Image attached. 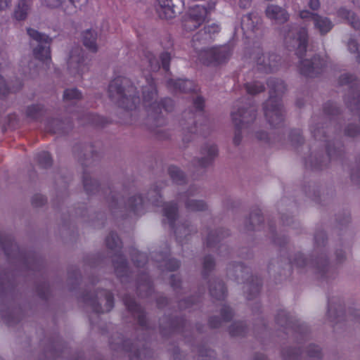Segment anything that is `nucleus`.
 Masks as SVG:
<instances>
[{
    "instance_id": "c9c22d12",
    "label": "nucleus",
    "mask_w": 360,
    "mask_h": 360,
    "mask_svg": "<svg viewBox=\"0 0 360 360\" xmlns=\"http://www.w3.org/2000/svg\"><path fill=\"white\" fill-rule=\"evenodd\" d=\"M149 63L150 64V66H151V68L153 69V70H155L158 68H159V67H160L159 64L157 63V61L155 58L150 59Z\"/></svg>"
},
{
    "instance_id": "ddd939ff",
    "label": "nucleus",
    "mask_w": 360,
    "mask_h": 360,
    "mask_svg": "<svg viewBox=\"0 0 360 360\" xmlns=\"http://www.w3.org/2000/svg\"><path fill=\"white\" fill-rule=\"evenodd\" d=\"M323 63L319 58H314L313 61L304 60L301 62L300 70L302 74L312 77L318 72L319 69L323 67Z\"/></svg>"
},
{
    "instance_id": "2eb2a0df",
    "label": "nucleus",
    "mask_w": 360,
    "mask_h": 360,
    "mask_svg": "<svg viewBox=\"0 0 360 360\" xmlns=\"http://www.w3.org/2000/svg\"><path fill=\"white\" fill-rule=\"evenodd\" d=\"M307 34L305 29H302L297 33V37L292 39V46H297V54L306 51Z\"/></svg>"
},
{
    "instance_id": "aec40b11",
    "label": "nucleus",
    "mask_w": 360,
    "mask_h": 360,
    "mask_svg": "<svg viewBox=\"0 0 360 360\" xmlns=\"http://www.w3.org/2000/svg\"><path fill=\"white\" fill-rule=\"evenodd\" d=\"M163 214L167 217L169 223L174 220L176 216V207L172 204H166L164 205Z\"/></svg>"
},
{
    "instance_id": "393cba45",
    "label": "nucleus",
    "mask_w": 360,
    "mask_h": 360,
    "mask_svg": "<svg viewBox=\"0 0 360 360\" xmlns=\"http://www.w3.org/2000/svg\"><path fill=\"white\" fill-rule=\"evenodd\" d=\"M169 173L174 181L179 182L184 179V174L183 172L176 167H171Z\"/></svg>"
},
{
    "instance_id": "5701e85b",
    "label": "nucleus",
    "mask_w": 360,
    "mask_h": 360,
    "mask_svg": "<svg viewBox=\"0 0 360 360\" xmlns=\"http://www.w3.org/2000/svg\"><path fill=\"white\" fill-rule=\"evenodd\" d=\"M247 91L250 94H256L264 89V86L258 82L249 83L246 85Z\"/></svg>"
},
{
    "instance_id": "4c0bfd02",
    "label": "nucleus",
    "mask_w": 360,
    "mask_h": 360,
    "mask_svg": "<svg viewBox=\"0 0 360 360\" xmlns=\"http://www.w3.org/2000/svg\"><path fill=\"white\" fill-rule=\"evenodd\" d=\"M202 104H203L202 99L201 98H198L195 102V105L196 108L199 110H201L202 108Z\"/></svg>"
},
{
    "instance_id": "58836bf2",
    "label": "nucleus",
    "mask_w": 360,
    "mask_h": 360,
    "mask_svg": "<svg viewBox=\"0 0 360 360\" xmlns=\"http://www.w3.org/2000/svg\"><path fill=\"white\" fill-rule=\"evenodd\" d=\"M250 0H244V2L243 0L240 1V6L245 7L250 4Z\"/></svg>"
},
{
    "instance_id": "7c9ffc66",
    "label": "nucleus",
    "mask_w": 360,
    "mask_h": 360,
    "mask_svg": "<svg viewBox=\"0 0 360 360\" xmlns=\"http://www.w3.org/2000/svg\"><path fill=\"white\" fill-rule=\"evenodd\" d=\"M354 79V77L352 75H343L341 80L342 84H349Z\"/></svg>"
},
{
    "instance_id": "a211bd4d",
    "label": "nucleus",
    "mask_w": 360,
    "mask_h": 360,
    "mask_svg": "<svg viewBox=\"0 0 360 360\" xmlns=\"http://www.w3.org/2000/svg\"><path fill=\"white\" fill-rule=\"evenodd\" d=\"M248 112L243 110H239L238 112H232L231 117L233 122L237 127H240V124L243 122H248L249 120L247 119L246 114Z\"/></svg>"
},
{
    "instance_id": "37998d69",
    "label": "nucleus",
    "mask_w": 360,
    "mask_h": 360,
    "mask_svg": "<svg viewBox=\"0 0 360 360\" xmlns=\"http://www.w3.org/2000/svg\"><path fill=\"white\" fill-rule=\"evenodd\" d=\"M347 133H348V134L349 136H353L356 135V132H352V131H350V129L348 130Z\"/></svg>"
},
{
    "instance_id": "6ab92c4d",
    "label": "nucleus",
    "mask_w": 360,
    "mask_h": 360,
    "mask_svg": "<svg viewBox=\"0 0 360 360\" xmlns=\"http://www.w3.org/2000/svg\"><path fill=\"white\" fill-rule=\"evenodd\" d=\"M255 20L256 16L252 14L247 15L242 18L241 26L244 30H253L255 27Z\"/></svg>"
},
{
    "instance_id": "c85d7f7f",
    "label": "nucleus",
    "mask_w": 360,
    "mask_h": 360,
    "mask_svg": "<svg viewBox=\"0 0 360 360\" xmlns=\"http://www.w3.org/2000/svg\"><path fill=\"white\" fill-rule=\"evenodd\" d=\"M269 88L271 89V91H274L275 93L276 92H281L283 91L284 89V85L282 82H275V81H271L270 82V83L268 84Z\"/></svg>"
},
{
    "instance_id": "0eeeda50",
    "label": "nucleus",
    "mask_w": 360,
    "mask_h": 360,
    "mask_svg": "<svg viewBox=\"0 0 360 360\" xmlns=\"http://www.w3.org/2000/svg\"><path fill=\"white\" fill-rule=\"evenodd\" d=\"M86 2V0H44L43 4L49 8H59L67 13L75 12L78 4Z\"/></svg>"
},
{
    "instance_id": "f257e3e1",
    "label": "nucleus",
    "mask_w": 360,
    "mask_h": 360,
    "mask_svg": "<svg viewBox=\"0 0 360 360\" xmlns=\"http://www.w3.org/2000/svg\"><path fill=\"white\" fill-rule=\"evenodd\" d=\"M120 79H117L113 81L109 86V95L112 98H117L119 105L128 110H132L136 108V103L140 100L134 95V89L131 86L128 89L122 90L120 87Z\"/></svg>"
},
{
    "instance_id": "a19ab883",
    "label": "nucleus",
    "mask_w": 360,
    "mask_h": 360,
    "mask_svg": "<svg viewBox=\"0 0 360 360\" xmlns=\"http://www.w3.org/2000/svg\"><path fill=\"white\" fill-rule=\"evenodd\" d=\"M269 68L266 67V65L264 66V68H264V70L265 71L271 70V65L270 64H269ZM260 68L262 69V68Z\"/></svg>"
},
{
    "instance_id": "1a4fd4ad",
    "label": "nucleus",
    "mask_w": 360,
    "mask_h": 360,
    "mask_svg": "<svg viewBox=\"0 0 360 360\" xmlns=\"http://www.w3.org/2000/svg\"><path fill=\"white\" fill-rule=\"evenodd\" d=\"M266 16L276 23H283L288 19V13L287 11L274 4H269L265 10Z\"/></svg>"
},
{
    "instance_id": "2f4dec72",
    "label": "nucleus",
    "mask_w": 360,
    "mask_h": 360,
    "mask_svg": "<svg viewBox=\"0 0 360 360\" xmlns=\"http://www.w3.org/2000/svg\"><path fill=\"white\" fill-rule=\"evenodd\" d=\"M219 291H220V294L218 295L217 292H214L213 290H211V293L213 296L217 297V298H220L221 296L224 295V287L221 285H219Z\"/></svg>"
},
{
    "instance_id": "de8ad7c7",
    "label": "nucleus",
    "mask_w": 360,
    "mask_h": 360,
    "mask_svg": "<svg viewBox=\"0 0 360 360\" xmlns=\"http://www.w3.org/2000/svg\"><path fill=\"white\" fill-rule=\"evenodd\" d=\"M163 105H164V108L167 110L168 109H167V106H165V104H163Z\"/></svg>"
},
{
    "instance_id": "f3484780",
    "label": "nucleus",
    "mask_w": 360,
    "mask_h": 360,
    "mask_svg": "<svg viewBox=\"0 0 360 360\" xmlns=\"http://www.w3.org/2000/svg\"><path fill=\"white\" fill-rule=\"evenodd\" d=\"M30 8L29 4L25 1L20 2L15 10L14 16L17 20H23L26 18Z\"/></svg>"
},
{
    "instance_id": "9b49d317",
    "label": "nucleus",
    "mask_w": 360,
    "mask_h": 360,
    "mask_svg": "<svg viewBox=\"0 0 360 360\" xmlns=\"http://www.w3.org/2000/svg\"><path fill=\"white\" fill-rule=\"evenodd\" d=\"M157 93L155 87L152 82H148V85L143 90V104L146 108L154 109L157 105Z\"/></svg>"
},
{
    "instance_id": "49530a36",
    "label": "nucleus",
    "mask_w": 360,
    "mask_h": 360,
    "mask_svg": "<svg viewBox=\"0 0 360 360\" xmlns=\"http://www.w3.org/2000/svg\"><path fill=\"white\" fill-rule=\"evenodd\" d=\"M198 39H198V36H195V37H194V40H198Z\"/></svg>"
},
{
    "instance_id": "4be33fe9",
    "label": "nucleus",
    "mask_w": 360,
    "mask_h": 360,
    "mask_svg": "<svg viewBox=\"0 0 360 360\" xmlns=\"http://www.w3.org/2000/svg\"><path fill=\"white\" fill-rule=\"evenodd\" d=\"M80 98L81 93L75 89H67L64 93V98L66 101L79 100Z\"/></svg>"
},
{
    "instance_id": "a878e982",
    "label": "nucleus",
    "mask_w": 360,
    "mask_h": 360,
    "mask_svg": "<svg viewBox=\"0 0 360 360\" xmlns=\"http://www.w3.org/2000/svg\"><path fill=\"white\" fill-rule=\"evenodd\" d=\"M348 49L350 52H356V58L360 62V45H358L354 39L348 42Z\"/></svg>"
},
{
    "instance_id": "e433bc0d",
    "label": "nucleus",
    "mask_w": 360,
    "mask_h": 360,
    "mask_svg": "<svg viewBox=\"0 0 360 360\" xmlns=\"http://www.w3.org/2000/svg\"><path fill=\"white\" fill-rule=\"evenodd\" d=\"M10 3V0H0V10L6 8Z\"/></svg>"
},
{
    "instance_id": "c756f323",
    "label": "nucleus",
    "mask_w": 360,
    "mask_h": 360,
    "mask_svg": "<svg viewBox=\"0 0 360 360\" xmlns=\"http://www.w3.org/2000/svg\"><path fill=\"white\" fill-rule=\"evenodd\" d=\"M162 65L165 70H167L169 67V62L170 60V56L168 53H163L160 56Z\"/></svg>"
},
{
    "instance_id": "6e6552de",
    "label": "nucleus",
    "mask_w": 360,
    "mask_h": 360,
    "mask_svg": "<svg viewBox=\"0 0 360 360\" xmlns=\"http://www.w3.org/2000/svg\"><path fill=\"white\" fill-rule=\"evenodd\" d=\"M300 16L303 19L307 18H312L315 27L318 29L321 34L328 32L333 27L332 22L327 18L311 14L307 11H301Z\"/></svg>"
},
{
    "instance_id": "f8f14e48",
    "label": "nucleus",
    "mask_w": 360,
    "mask_h": 360,
    "mask_svg": "<svg viewBox=\"0 0 360 360\" xmlns=\"http://www.w3.org/2000/svg\"><path fill=\"white\" fill-rule=\"evenodd\" d=\"M217 155V148L214 144L205 145L201 150V158L199 160V165L202 167L210 165L214 158Z\"/></svg>"
},
{
    "instance_id": "dca6fc26",
    "label": "nucleus",
    "mask_w": 360,
    "mask_h": 360,
    "mask_svg": "<svg viewBox=\"0 0 360 360\" xmlns=\"http://www.w3.org/2000/svg\"><path fill=\"white\" fill-rule=\"evenodd\" d=\"M338 15L343 19L347 20L355 29H358L360 27L359 20L352 12L343 8L338 11Z\"/></svg>"
},
{
    "instance_id": "c03bdc74",
    "label": "nucleus",
    "mask_w": 360,
    "mask_h": 360,
    "mask_svg": "<svg viewBox=\"0 0 360 360\" xmlns=\"http://www.w3.org/2000/svg\"><path fill=\"white\" fill-rule=\"evenodd\" d=\"M291 37V34L289 32L288 34V36L286 37V40L288 39V38H290Z\"/></svg>"
},
{
    "instance_id": "79ce46f5",
    "label": "nucleus",
    "mask_w": 360,
    "mask_h": 360,
    "mask_svg": "<svg viewBox=\"0 0 360 360\" xmlns=\"http://www.w3.org/2000/svg\"><path fill=\"white\" fill-rule=\"evenodd\" d=\"M234 142L236 143V144H238L239 142H240V139L238 137L237 135H236L235 138H234Z\"/></svg>"
},
{
    "instance_id": "423d86ee",
    "label": "nucleus",
    "mask_w": 360,
    "mask_h": 360,
    "mask_svg": "<svg viewBox=\"0 0 360 360\" xmlns=\"http://www.w3.org/2000/svg\"><path fill=\"white\" fill-rule=\"evenodd\" d=\"M265 116L272 125L278 124L283 121V113L281 105L279 102L274 99L272 95L266 103Z\"/></svg>"
},
{
    "instance_id": "9d476101",
    "label": "nucleus",
    "mask_w": 360,
    "mask_h": 360,
    "mask_svg": "<svg viewBox=\"0 0 360 360\" xmlns=\"http://www.w3.org/2000/svg\"><path fill=\"white\" fill-rule=\"evenodd\" d=\"M176 0H158V13L161 18L171 19L176 13L175 10V1Z\"/></svg>"
},
{
    "instance_id": "ea45409f",
    "label": "nucleus",
    "mask_w": 360,
    "mask_h": 360,
    "mask_svg": "<svg viewBox=\"0 0 360 360\" xmlns=\"http://www.w3.org/2000/svg\"><path fill=\"white\" fill-rule=\"evenodd\" d=\"M179 82H183L184 84V85L186 86H190L191 85V82L188 81V80H185V81L179 80Z\"/></svg>"
},
{
    "instance_id": "4468645a",
    "label": "nucleus",
    "mask_w": 360,
    "mask_h": 360,
    "mask_svg": "<svg viewBox=\"0 0 360 360\" xmlns=\"http://www.w3.org/2000/svg\"><path fill=\"white\" fill-rule=\"evenodd\" d=\"M98 33L95 30H86L83 34V44L90 51L96 52L98 48Z\"/></svg>"
},
{
    "instance_id": "473e14b6",
    "label": "nucleus",
    "mask_w": 360,
    "mask_h": 360,
    "mask_svg": "<svg viewBox=\"0 0 360 360\" xmlns=\"http://www.w3.org/2000/svg\"><path fill=\"white\" fill-rule=\"evenodd\" d=\"M309 5L311 8L313 10H316L319 7V0H310L309 2Z\"/></svg>"
},
{
    "instance_id": "f704fd0d",
    "label": "nucleus",
    "mask_w": 360,
    "mask_h": 360,
    "mask_svg": "<svg viewBox=\"0 0 360 360\" xmlns=\"http://www.w3.org/2000/svg\"><path fill=\"white\" fill-rule=\"evenodd\" d=\"M41 156L44 158L45 162L42 163L44 166H47L50 164V155L48 153L44 152L41 154Z\"/></svg>"
},
{
    "instance_id": "a18cd8bd",
    "label": "nucleus",
    "mask_w": 360,
    "mask_h": 360,
    "mask_svg": "<svg viewBox=\"0 0 360 360\" xmlns=\"http://www.w3.org/2000/svg\"><path fill=\"white\" fill-rule=\"evenodd\" d=\"M179 89H182L183 91H186V89H185V87H184H184H181V86L179 85Z\"/></svg>"
},
{
    "instance_id": "412c9836",
    "label": "nucleus",
    "mask_w": 360,
    "mask_h": 360,
    "mask_svg": "<svg viewBox=\"0 0 360 360\" xmlns=\"http://www.w3.org/2000/svg\"><path fill=\"white\" fill-rule=\"evenodd\" d=\"M186 206L191 211L202 210L206 207L204 202L190 198L186 202Z\"/></svg>"
},
{
    "instance_id": "72a5a7b5",
    "label": "nucleus",
    "mask_w": 360,
    "mask_h": 360,
    "mask_svg": "<svg viewBox=\"0 0 360 360\" xmlns=\"http://www.w3.org/2000/svg\"><path fill=\"white\" fill-rule=\"evenodd\" d=\"M213 259L212 257H207L205 259L204 266L205 269H210L212 266Z\"/></svg>"
},
{
    "instance_id": "39448f33",
    "label": "nucleus",
    "mask_w": 360,
    "mask_h": 360,
    "mask_svg": "<svg viewBox=\"0 0 360 360\" xmlns=\"http://www.w3.org/2000/svg\"><path fill=\"white\" fill-rule=\"evenodd\" d=\"M208 14L207 10L201 6L193 7L189 12V16L185 21V28L193 30L200 26L206 19Z\"/></svg>"
},
{
    "instance_id": "b1692460",
    "label": "nucleus",
    "mask_w": 360,
    "mask_h": 360,
    "mask_svg": "<svg viewBox=\"0 0 360 360\" xmlns=\"http://www.w3.org/2000/svg\"><path fill=\"white\" fill-rule=\"evenodd\" d=\"M219 30V27L216 24H212L211 25H208L205 28V37L204 38V40L208 41L211 39L212 34H214L218 32Z\"/></svg>"
},
{
    "instance_id": "bb28decb",
    "label": "nucleus",
    "mask_w": 360,
    "mask_h": 360,
    "mask_svg": "<svg viewBox=\"0 0 360 360\" xmlns=\"http://www.w3.org/2000/svg\"><path fill=\"white\" fill-rule=\"evenodd\" d=\"M129 204L134 211L138 212L139 207H141L143 204V200L139 195L134 196L130 199Z\"/></svg>"
},
{
    "instance_id": "7ed1b4c3",
    "label": "nucleus",
    "mask_w": 360,
    "mask_h": 360,
    "mask_svg": "<svg viewBox=\"0 0 360 360\" xmlns=\"http://www.w3.org/2000/svg\"><path fill=\"white\" fill-rule=\"evenodd\" d=\"M231 51L228 46L210 47L201 50L198 57L205 64L219 65L229 58Z\"/></svg>"
},
{
    "instance_id": "cd10ccee",
    "label": "nucleus",
    "mask_w": 360,
    "mask_h": 360,
    "mask_svg": "<svg viewBox=\"0 0 360 360\" xmlns=\"http://www.w3.org/2000/svg\"><path fill=\"white\" fill-rule=\"evenodd\" d=\"M106 243L109 248H114L119 245L120 239L116 234L112 233L108 237Z\"/></svg>"
},
{
    "instance_id": "f03ea898",
    "label": "nucleus",
    "mask_w": 360,
    "mask_h": 360,
    "mask_svg": "<svg viewBox=\"0 0 360 360\" xmlns=\"http://www.w3.org/2000/svg\"><path fill=\"white\" fill-rule=\"evenodd\" d=\"M29 36L39 43L37 46L34 49V55L37 59L42 63L48 65L51 60V53L49 46L47 45L50 43L51 39L38 31L30 28L27 30Z\"/></svg>"
},
{
    "instance_id": "20e7f679",
    "label": "nucleus",
    "mask_w": 360,
    "mask_h": 360,
    "mask_svg": "<svg viewBox=\"0 0 360 360\" xmlns=\"http://www.w3.org/2000/svg\"><path fill=\"white\" fill-rule=\"evenodd\" d=\"M67 70L75 78H79L89 70L88 63L81 49H76L70 53L67 60Z\"/></svg>"
}]
</instances>
